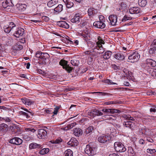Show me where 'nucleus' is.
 <instances>
[{"label":"nucleus","mask_w":156,"mask_h":156,"mask_svg":"<svg viewBox=\"0 0 156 156\" xmlns=\"http://www.w3.org/2000/svg\"><path fill=\"white\" fill-rule=\"evenodd\" d=\"M24 30L21 28H18L14 32L13 35L16 37H19L20 36L23 35L24 34Z\"/></svg>","instance_id":"ddd939ff"},{"label":"nucleus","mask_w":156,"mask_h":156,"mask_svg":"<svg viewBox=\"0 0 156 156\" xmlns=\"http://www.w3.org/2000/svg\"><path fill=\"white\" fill-rule=\"evenodd\" d=\"M140 58V55L135 52L129 56L128 61L132 63L136 62Z\"/></svg>","instance_id":"f257e3e1"},{"label":"nucleus","mask_w":156,"mask_h":156,"mask_svg":"<svg viewBox=\"0 0 156 156\" xmlns=\"http://www.w3.org/2000/svg\"><path fill=\"white\" fill-rule=\"evenodd\" d=\"M129 12L131 14H137L141 13V11L139 8L137 7H133L129 8Z\"/></svg>","instance_id":"f8f14e48"},{"label":"nucleus","mask_w":156,"mask_h":156,"mask_svg":"<svg viewBox=\"0 0 156 156\" xmlns=\"http://www.w3.org/2000/svg\"><path fill=\"white\" fill-rule=\"evenodd\" d=\"M58 2V0H51L48 3L47 5L49 7H51L57 3Z\"/></svg>","instance_id":"2f4dec72"},{"label":"nucleus","mask_w":156,"mask_h":156,"mask_svg":"<svg viewBox=\"0 0 156 156\" xmlns=\"http://www.w3.org/2000/svg\"><path fill=\"white\" fill-rule=\"evenodd\" d=\"M156 48L154 46L153 47L150 48L149 51V53L151 54H154L156 51Z\"/></svg>","instance_id":"09e8293b"},{"label":"nucleus","mask_w":156,"mask_h":156,"mask_svg":"<svg viewBox=\"0 0 156 156\" xmlns=\"http://www.w3.org/2000/svg\"><path fill=\"white\" fill-rule=\"evenodd\" d=\"M94 50H95V51H96V50H97V52L99 54L103 53L104 50L103 48L102 47V45L101 44H99L98 45V46L96 47V48H94Z\"/></svg>","instance_id":"b1692460"},{"label":"nucleus","mask_w":156,"mask_h":156,"mask_svg":"<svg viewBox=\"0 0 156 156\" xmlns=\"http://www.w3.org/2000/svg\"><path fill=\"white\" fill-rule=\"evenodd\" d=\"M2 40L8 45H11L13 42V40L9 36H4L2 37Z\"/></svg>","instance_id":"2eb2a0df"},{"label":"nucleus","mask_w":156,"mask_h":156,"mask_svg":"<svg viewBox=\"0 0 156 156\" xmlns=\"http://www.w3.org/2000/svg\"><path fill=\"white\" fill-rule=\"evenodd\" d=\"M67 64L68 62L63 59L61 60L59 62V65L62 66L63 69H65L68 73H70L72 71L73 68L69 66Z\"/></svg>","instance_id":"7ed1b4c3"},{"label":"nucleus","mask_w":156,"mask_h":156,"mask_svg":"<svg viewBox=\"0 0 156 156\" xmlns=\"http://www.w3.org/2000/svg\"><path fill=\"white\" fill-rule=\"evenodd\" d=\"M147 141L151 143L154 142V140L150 137H147Z\"/></svg>","instance_id":"338daca9"},{"label":"nucleus","mask_w":156,"mask_h":156,"mask_svg":"<svg viewBox=\"0 0 156 156\" xmlns=\"http://www.w3.org/2000/svg\"><path fill=\"white\" fill-rule=\"evenodd\" d=\"M76 125V123L75 122L72 123L68 125L67 126L63 128L62 129L64 130H67L72 128Z\"/></svg>","instance_id":"473e14b6"},{"label":"nucleus","mask_w":156,"mask_h":156,"mask_svg":"<svg viewBox=\"0 0 156 156\" xmlns=\"http://www.w3.org/2000/svg\"><path fill=\"white\" fill-rule=\"evenodd\" d=\"M111 139V137L108 135H102L98 138V141L101 143H104Z\"/></svg>","instance_id":"9b49d317"},{"label":"nucleus","mask_w":156,"mask_h":156,"mask_svg":"<svg viewBox=\"0 0 156 156\" xmlns=\"http://www.w3.org/2000/svg\"><path fill=\"white\" fill-rule=\"evenodd\" d=\"M63 1L65 3L67 7L68 8H70L73 6V3L69 1L63 0Z\"/></svg>","instance_id":"c756f323"},{"label":"nucleus","mask_w":156,"mask_h":156,"mask_svg":"<svg viewBox=\"0 0 156 156\" xmlns=\"http://www.w3.org/2000/svg\"><path fill=\"white\" fill-rule=\"evenodd\" d=\"M83 36L84 37V39L85 40L87 41V40H88V34H87L86 35L85 34H83Z\"/></svg>","instance_id":"69168bd1"},{"label":"nucleus","mask_w":156,"mask_h":156,"mask_svg":"<svg viewBox=\"0 0 156 156\" xmlns=\"http://www.w3.org/2000/svg\"><path fill=\"white\" fill-rule=\"evenodd\" d=\"M71 63L73 65L77 66L79 64V61L76 59H73L71 61Z\"/></svg>","instance_id":"c03bdc74"},{"label":"nucleus","mask_w":156,"mask_h":156,"mask_svg":"<svg viewBox=\"0 0 156 156\" xmlns=\"http://www.w3.org/2000/svg\"><path fill=\"white\" fill-rule=\"evenodd\" d=\"M42 52L40 51H37L36 54V57L37 58H39L41 59V54H42Z\"/></svg>","instance_id":"052dcab7"},{"label":"nucleus","mask_w":156,"mask_h":156,"mask_svg":"<svg viewBox=\"0 0 156 156\" xmlns=\"http://www.w3.org/2000/svg\"><path fill=\"white\" fill-rule=\"evenodd\" d=\"M49 151L48 148H43L41 150L39 151V153L41 154H44L48 153Z\"/></svg>","instance_id":"58836bf2"},{"label":"nucleus","mask_w":156,"mask_h":156,"mask_svg":"<svg viewBox=\"0 0 156 156\" xmlns=\"http://www.w3.org/2000/svg\"><path fill=\"white\" fill-rule=\"evenodd\" d=\"M114 148L116 151L120 152H124L126 149L124 146L121 143L115 142L114 144Z\"/></svg>","instance_id":"f03ea898"},{"label":"nucleus","mask_w":156,"mask_h":156,"mask_svg":"<svg viewBox=\"0 0 156 156\" xmlns=\"http://www.w3.org/2000/svg\"><path fill=\"white\" fill-rule=\"evenodd\" d=\"M81 20L80 15L79 13L76 14L75 15L73 18L71 20L72 23H78Z\"/></svg>","instance_id":"dca6fc26"},{"label":"nucleus","mask_w":156,"mask_h":156,"mask_svg":"<svg viewBox=\"0 0 156 156\" xmlns=\"http://www.w3.org/2000/svg\"><path fill=\"white\" fill-rule=\"evenodd\" d=\"M26 5L24 4H19L17 5V7L18 10L20 12H23L25 9Z\"/></svg>","instance_id":"cd10ccee"},{"label":"nucleus","mask_w":156,"mask_h":156,"mask_svg":"<svg viewBox=\"0 0 156 156\" xmlns=\"http://www.w3.org/2000/svg\"><path fill=\"white\" fill-rule=\"evenodd\" d=\"M152 45L156 48V39L154 40L152 43Z\"/></svg>","instance_id":"774afa93"},{"label":"nucleus","mask_w":156,"mask_h":156,"mask_svg":"<svg viewBox=\"0 0 156 156\" xmlns=\"http://www.w3.org/2000/svg\"><path fill=\"white\" fill-rule=\"evenodd\" d=\"M9 143L16 145L21 144L23 142V140L18 137H14L9 140Z\"/></svg>","instance_id":"423d86ee"},{"label":"nucleus","mask_w":156,"mask_h":156,"mask_svg":"<svg viewBox=\"0 0 156 156\" xmlns=\"http://www.w3.org/2000/svg\"><path fill=\"white\" fill-rule=\"evenodd\" d=\"M124 53L123 52L120 51L116 52L114 55V58L118 60L122 61L124 60L125 58Z\"/></svg>","instance_id":"6e6552de"},{"label":"nucleus","mask_w":156,"mask_h":156,"mask_svg":"<svg viewBox=\"0 0 156 156\" xmlns=\"http://www.w3.org/2000/svg\"><path fill=\"white\" fill-rule=\"evenodd\" d=\"M105 104L107 105H109L111 104H122V101H111L106 102H105Z\"/></svg>","instance_id":"72a5a7b5"},{"label":"nucleus","mask_w":156,"mask_h":156,"mask_svg":"<svg viewBox=\"0 0 156 156\" xmlns=\"http://www.w3.org/2000/svg\"><path fill=\"white\" fill-rule=\"evenodd\" d=\"M123 125L126 127H128L131 129H133L134 127V123L130 121H124L123 123Z\"/></svg>","instance_id":"4be33fe9"},{"label":"nucleus","mask_w":156,"mask_h":156,"mask_svg":"<svg viewBox=\"0 0 156 156\" xmlns=\"http://www.w3.org/2000/svg\"><path fill=\"white\" fill-rule=\"evenodd\" d=\"M8 130V125L4 123L0 124V133L4 134Z\"/></svg>","instance_id":"4468645a"},{"label":"nucleus","mask_w":156,"mask_h":156,"mask_svg":"<svg viewBox=\"0 0 156 156\" xmlns=\"http://www.w3.org/2000/svg\"><path fill=\"white\" fill-rule=\"evenodd\" d=\"M8 26L9 27H10V29H11L12 32H14V29L16 26V25L14 23L11 22L9 23Z\"/></svg>","instance_id":"37998d69"},{"label":"nucleus","mask_w":156,"mask_h":156,"mask_svg":"<svg viewBox=\"0 0 156 156\" xmlns=\"http://www.w3.org/2000/svg\"><path fill=\"white\" fill-rule=\"evenodd\" d=\"M85 152L89 155H94L96 154V148H92L89 145H87L85 149Z\"/></svg>","instance_id":"20e7f679"},{"label":"nucleus","mask_w":156,"mask_h":156,"mask_svg":"<svg viewBox=\"0 0 156 156\" xmlns=\"http://www.w3.org/2000/svg\"><path fill=\"white\" fill-rule=\"evenodd\" d=\"M23 102L26 105H30L34 103V101L30 99L26 98H23L21 99Z\"/></svg>","instance_id":"bb28decb"},{"label":"nucleus","mask_w":156,"mask_h":156,"mask_svg":"<svg viewBox=\"0 0 156 156\" xmlns=\"http://www.w3.org/2000/svg\"><path fill=\"white\" fill-rule=\"evenodd\" d=\"M147 152L150 154H154L156 153V151L155 149H147Z\"/></svg>","instance_id":"8fccbe9b"},{"label":"nucleus","mask_w":156,"mask_h":156,"mask_svg":"<svg viewBox=\"0 0 156 156\" xmlns=\"http://www.w3.org/2000/svg\"><path fill=\"white\" fill-rule=\"evenodd\" d=\"M95 9L93 8H90L88 10V12L89 16H91L95 13Z\"/></svg>","instance_id":"a19ab883"},{"label":"nucleus","mask_w":156,"mask_h":156,"mask_svg":"<svg viewBox=\"0 0 156 156\" xmlns=\"http://www.w3.org/2000/svg\"><path fill=\"white\" fill-rule=\"evenodd\" d=\"M62 141V140L61 138H59L55 140H54L53 141V143L55 144H58L59 143L61 142Z\"/></svg>","instance_id":"4d7b16f0"},{"label":"nucleus","mask_w":156,"mask_h":156,"mask_svg":"<svg viewBox=\"0 0 156 156\" xmlns=\"http://www.w3.org/2000/svg\"><path fill=\"white\" fill-rule=\"evenodd\" d=\"M41 146L39 144L35 143H32L29 145V148L30 149H38L40 148Z\"/></svg>","instance_id":"5701e85b"},{"label":"nucleus","mask_w":156,"mask_h":156,"mask_svg":"<svg viewBox=\"0 0 156 156\" xmlns=\"http://www.w3.org/2000/svg\"><path fill=\"white\" fill-rule=\"evenodd\" d=\"M63 10V5L62 4H59L54 9V11L57 12H59Z\"/></svg>","instance_id":"4c0bfd02"},{"label":"nucleus","mask_w":156,"mask_h":156,"mask_svg":"<svg viewBox=\"0 0 156 156\" xmlns=\"http://www.w3.org/2000/svg\"><path fill=\"white\" fill-rule=\"evenodd\" d=\"M119 5V7L117 8L116 9L118 11H119L121 9H122L123 11L126 9L127 5L125 2H121L120 3Z\"/></svg>","instance_id":"393cba45"},{"label":"nucleus","mask_w":156,"mask_h":156,"mask_svg":"<svg viewBox=\"0 0 156 156\" xmlns=\"http://www.w3.org/2000/svg\"><path fill=\"white\" fill-rule=\"evenodd\" d=\"M99 21L103 22L105 20L104 17L102 15H100L99 16Z\"/></svg>","instance_id":"e2e57ef3"},{"label":"nucleus","mask_w":156,"mask_h":156,"mask_svg":"<svg viewBox=\"0 0 156 156\" xmlns=\"http://www.w3.org/2000/svg\"><path fill=\"white\" fill-rule=\"evenodd\" d=\"M112 52L111 51H108L106 52L103 55V58L104 59H108L111 56Z\"/></svg>","instance_id":"c85d7f7f"},{"label":"nucleus","mask_w":156,"mask_h":156,"mask_svg":"<svg viewBox=\"0 0 156 156\" xmlns=\"http://www.w3.org/2000/svg\"><path fill=\"white\" fill-rule=\"evenodd\" d=\"M65 156H73V152L70 149L67 150L65 152Z\"/></svg>","instance_id":"49530a36"},{"label":"nucleus","mask_w":156,"mask_h":156,"mask_svg":"<svg viewBox=\"0 0 156 156\" xmlns=\"http://www.w3.org/2000/svg\"><path fill=\"white\" fill-rule=\"evenodd\" d=\"M146 63L148 66L154 67L156 66V62L151 59H147L146 60Z\"/></svg>","instance_id":"6ab92c4d"},{"label":"nucleus","mask_w":156,"mask_h":156,"mask_svg":"<svg viewBox=\"0 0 156 156\" xmlns=\"http://www.w3.org/2000/svg\"><path fill=\"white\" fill-rule=\"evenodd\" d=\"M19 114L20 115H22L23 116L25 117L27 119H29L30 117V115L27 112H24L23 111H20L19 112Z\"/></svg>","instance_id":"79ce46f5"},{"label":"nucleus","mask_w":156,"mask_h":156,"mask_svg":"<svg viewBox=\"0 0 156 156\" xmlns=\"http://www.w3.org/2000/svg\"><path fill=\"white\" fill-rule=\"evenodd\" d=\"M102 111L107 114L119 113L121 112V111L119 110L114 108L107 109L105 108L102 109Z\"/></svg>","instance_id":"9d476101"},{"label":"nucleus","mask_w":156,"mask_h":156,"mask_svg":"<svg viewBox=\"0 0 156 156\" xmlns=\"http://www.w3.org/2000/svg\"><path fill=\"white\" fill-rule=\"evenodd\" d=\"M132 19V18L130 17L127 16L126 15H125L123 18L122 19V21H125L128 20Z\"/></svg>","instance_id":"3c124183"},{"label":"nucleus","mask_w":156,"mask_h":156,"mask_svg":"<svg viewBox=\"0 0 156 156\" xmlns=\"http://www.w3.org/2000/svg\"><path fill=\"white\" fill-rule=\"evenodd\" d=\"M108 18L112 26H115L116 25V23L117 22V17L116 16L113 15H111L109 16Z\"/></svg>","instance_id":"a211bd4d"},{"label":"nucleus","mask_w":156,"mask_h":156,"mask_svg":"<svg viewBox=\"0 0 156 156\" xmlns=\"http://www.w3.org/2000/svg\"><path fill=\"white\" fill-rule=\"evenodd\" d=\"M88 117L93 118L94 117V113L92 112V110L89 111L88 113Z\"/></svg>","instance_id":"603ef678"},{"label":"nucleus","mask_w":156,"mask_h":156,"mask_svg":"<svg viewBox=\"0 0 156 156\" xmlns=\"http://www.w3.org/2000/svg\"><path fill=\"white\" fill-rule=\"evenodd\" d=\"M138 134L140 135H142L143 137H145L149 136L151 134V131L148 129L144 128L140 129Z\"/></svg>","instance_id":"0eeeda50"},{"label":"nucleus","mask_w":156,"mask_h":156,"mask_svg":"<svg viewBox=\"0 0 156 156\" xmlns=\"http://www.w3.org/2000/svg\"><path fill=\"white\" fill-rule=\"evenodd\" d=\"M49 57L48 54L46 53H42L41 54V58L39 63L40 64L45 65L46 63V60Z\"/></svg>","instance_id":"39448f33"},{"label":"nucleus","mask_w":156,"mask_h":156,"mask_svg":"<svg viewBox=\"0 0 156 156\" xmlns=\"http://www.w3.org/2000/svg\"><path fill=\"white\" fill-rule=\"evenodd\" d=\"M99 93L101 94V95L102 96H105L108 94L105 93H102L101 92H89L88 93H87L89 94H96V93Z\"/></svg>","instance_id":"13d9d810"},{"label":"nucleus","mask_w":156,"mask_h":156,"mask_svg":"<svg viewBox=\"0 0 156 156\" xmlns=\"http://www.w3.org/2000/svg\"><path fill=\"white\" fill-rule=\"evenodd\" d=\"M59 108V107L57 106L54 108V111L52 112L54 115H56L57 114Z\"/></svg>","instance_id":"5fc2aeb1"},{"label":"nucleus","mask_w":156,"mask_h":156,"mask_svg":"<svg viewBox=\"0 0 156 156\" xmlns=\"http://www.w3.org/2000/svg\"><path fill=\"white\" fill-rule=\"evenodd\" d=\"M4 29L5 32L7 33H9L10 32H12L11 29L8 26H5L4 27Z\"/></svg>","instance_id":"de8ad7c7"},{"label":"nucleus","mask_w":156,"mask_h":156,"mask_svg":"<svg viewBox=\"0 0 156 156\" xmlns=\"http://www.w3.org/2000/svg\"><path fill=\"white\" fill-rule=\"evenodd\" d=\"M122 117L125 119V120H134V119L133 117L131 116L130 115H123Z\"/></svg>","instance_id":"e433bc0d"},{"label":"nucleus","mask_w":156,"mask_h":156,"mask_svg":"<svg viewBox=\"0 0 156 156\" xmlns=\"http://www.w3.org/2000/svg\"><path fill=\"white\" fill-rule=\"evenodd\" d=\"M9 1L10 2V1H11V0H6V2L5 3L3 2L2 3V5L3 6V8H6L8 6V5H7V6H5V5L6 4H7V3H8Z\"/></svg>","instance_id":"6e6d98bb"},{"label":"nucleus","mask_w":156,"mask_h":156,"mask_svg":"<svg viewBox=\"0 0 156 156\" xmlns=\"http://www.w3.org/2000/svg\"><path fill=\"white\" fill-rule=\"evenodd\" d=\"M98 42L100 43V44H104V41H103V40H102L101 37L99 36H98Z\"/></svg>","instance_id":"bf43d9fd"},{"label":"nucleus","mask_w":156,"mask_h":156,"mask_svg":"<svg viewBox=\"0 0 156 156\" xmlns=\"http://www.w3.org/2000/svg\"><path fill=\"white\" fill-rule=\"evenodd\" d=\"M73 132L75 135L79 136L82 134L83 131L81 129L76 128L74 129Z\"/></svg>","instance_id":"a878e982"},{"label":"nucleus","mask_w":156,"mask_h":156,"mask_svg":"<svg viewBox=\"0 0 156 156\" xmlns=\"http://www.w3.org/2000/svg\"><path fill=\"white\" fill-rule=\"evenodd\" d=\"M147 2V1L146 0H139L138 1L139 5L142 7L145 6Z\"/></svg>","instance_id":"f704fd0d"},{"label":"nucleus","mask_w":156,"mask_h":156,"mask_svg":"<svg viewBox=\"0 0 156 156\" xmlns=\"http://www.w3.org/2000/svg\"><path fill=\"white\" fill-rule=\"evenodd\" d=\"M78 143V142L77 140L74 138H71L70 140L67 143L68 144L70 145L71 146H76Z\"/></svg>","instance_id":"412c9836"},{"label":"nucleus","mask_w":156,"mask_h":156,"mask_svg":"<svg viewBox=\"0 0 156 156\" xmlns=\"http://www.w3.org/2000/svg\"><path fill=\"white\" fill-rule=\"evenodd\" d=\"M93 25L94 27L102 29L105 26V24L100 21L95 22L94 23Z\"/></svg>","instance_id":"f3484780"},{"label":"nucleus","mask_w":156,"mask_h":156,"mask_svg":"<svg viewBox=\"0 0 156 156\" xmlns=\"http://www.w3.org/2000/svg\"><path fill=\"white\" fill-rule=\"evenodd\" d=\"M139 143L140 144H141L142 145H144L145 144V142L144 139H141L139 141Z\"/></svg>","instance_id":"0e129e2a"},{"label":"nucleus","mask_w":156,"mask_h":156,"mask_svg":"<svg viewBox=\"0 0 156 156\" xmlns=\"http://www.w3.org/2000/svg\"><path fill=\"white\" fill-rule=\"evenodd\" d=\"M42 19L45 22H47L49 21V19L48 17L43 16L42 17Z\"/></svg>","instance_id":"680f3d73"},{"label":"nucleus","mask_w":156,"mask_h":156,"mask_svg":"<svg viewBox=\"0 0 156 156\" xmlns=\"http://www.w3.org/2000/svg\"><path fill=\"white\" fill-rule=\"evenodd\" d=\"M92 112L94 113V116L96 115H102L103 114V113L102 112L99 111V110H97L96 109H92Z\"/></svg>","instance_id":"c9c22d12"},{"label":"nucleus","mask_w":156,"mask_h":156,"mask_svg":"<svg viewBox=\"0 0 156 156\" xmlns=\"http://www.w3.org/2000/svg\"><path fill=\"white\" fill-rule=\"evenodd\" d=\"M149 73L153 77H156V69L152 68L150 69Z\"/></svg>","instance_id":"a18cd8bd"},{"label":"nucleus","mask_w":156,"mask_h":156,"mask_svg":"<svg viewBox=\"0 0 156 156\" xmlns=\"http://www.w3.org/2000/svg\"><path fill=\"white\" fill-rule=\"evenodd\" d=\"M57 24L60 27L65 28H68L69 27V24L65 21H58L57 22Z\"/></svg>","instance_id":"aec40b11"},{"label":"nucleus","mask_w":156,"mask_h":156,"mask_svg":"<svg viewBox=\"0 0 156 156\" xmlns=\"http://www.w3.org/2000/svg\"><path fill=\"white\" fill-rule=\"evenodd\" d=\"M15 47L16 48V50H21L23 48L22 45L19 44H17L16 45H15Z\"/></svg>","instance_id":"864d4df0"},{"label":"nucleus","mask_w":156,"mask_h":156,"mask_svg":"<svg viewBox=\"0 0 156 156\" xmlns=\"http://www.w3.org/2000/svg\"><path fill=\"white\" fill-rule=\"evenodd\" d=\"M47 134L45 130L41 129L38 130L37 136L40 139H44L47 136Z\"/></svg>","instance_id":"1a4fd4ad"},{"label":"nucleus","mask_w":156,"mask_h":156,"mask_svg":"<svg viewBox=\"0 0 156 156\" xmlns=\"http://www.w3.org/2000/svg\"><path fill=\"white\" fill-rule=\"evenodd\" d=\"M93 130V126H90L86 129L85 133L86 134H87L92 132Z\"/></svg>","instance_id":"ea45409f"},{"label":"nucleus","mask_w":156,"mask_h":156,"mask_svg":"<svg viewBox=\"0 0 156 156\" xmlns=\"http://www.w3.org/2000/svg\"><path fill=\"white\" fill-rule=\"evenodd\" d=\"M18 128L19 127H18L14 125L10 126L9 127L11 131L13 133L17 132L18 130Z\"/></svg>","instance_id":"7c9ffc66"}]
</instances>
